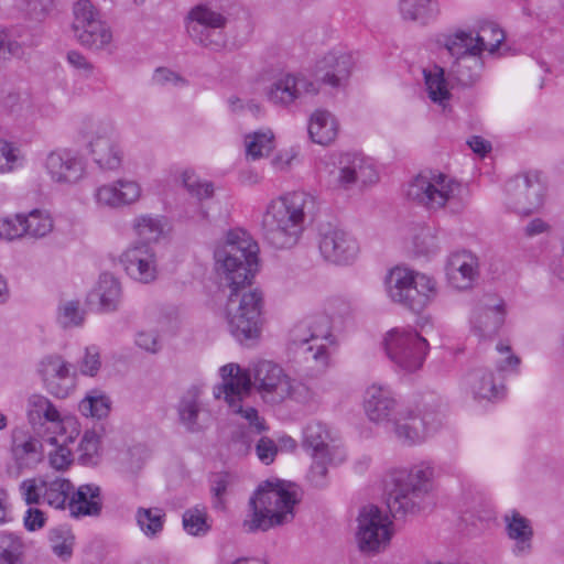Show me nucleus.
Here are the masks:
<instances>
[{"mask_svg":"<svg viewBox=\"0 0 564 564\" xmlns=\"http://www.w3.org/2000/svg\"><path fill=\"white\" fill-rule=\"evenodd\" d=\"M258 243L245 230H230L214 252L221 282L229 289L225 316L229 332L245 343L261 333L262 293L251 286L258 263Z\"/></svg>","mask_w":564,"mask_h":564,"instance_id":"f257e3e1","label":"nucleus"},{"mask_svg":"<svg viewBox=\"0 0 564 564\" xmlns=\"http://www.w3.org/2000/svg\"><path fill=\"white\" fill-rule=\"evenodd\" d=\"M315 209V197L304 191L290 192L271 200L262 217L263 238L276 249L292 248L299 242L305 221Z\"/></svg>","mask_w":564,"mask_h":564,"instance_id":"f03ea898","label":"nucleus"},{"mask_svg":"<svg viewBox=\"0 0 564 564\" xmlns=\"http://www.w3.org/2000/svg\"><path fill=\"white\" fill-rule=\"evenodd\" d=\"M299 502L294 484L281 479L264 480L249 499L242 528L248 533H256L290 523Z\"/></svg>","mask_w":564,"mask_h":564,"instance_id":"7ed1b4c3","label":"nucleus"},{"mask_svg":"<svg viewBox=\"0 0 564 564\" xmlns=\"http://www.w3.org/2000/svg\"><path fill=\"white\" fill-rule=\"evenodd\" d=\"M482 33L490 32L494 42L487 43L486 36L458 30L449 35H443L438 43L443 45L451 56L455 57L449 74L462 86L474 85L480 78L482 69L481 54L484 51L495 53L505 40L503 31L495 23L481 28Z\"/></svg>","mask_w":564,"mask_h":564,"instance_id":"20e7f679","label":"nucleus"},{"mask_svg":"<svg viewBox=\"0 0 564 564\" xmlns=\"http://www.w3.org/2000/svg\"><path fill=\"white\" fill-rule=\"evenodd\" d=\"M433 478L434 467L429 462L390 470L384 487L391 514L398 517L419 512L432 490Z\"/></svg>","mask_w":564,"mask_h":564,"instance_id":"39448f33","label":"nucleus"},{"mask_svg":"<svg viewBox=\"0 0 564 564\" xmlns=\"http://www.w3.org/2000/svg\"><path fill=\"white\" fill-rule=\"evenodd\" d=\"M465 186L438 171H423L408 185L406 196L430 212L459 214L466 207Z\"/></svg>","mask_w":564,"mask_h":564,"instance_id":"423d86ee","label":"nucleus"},{"mask_svg":"<svg viewBox=\"0 0 564 564\" xmlns=\"http://www.w3.org/2000/svg\"><path fill=\"white\" fill-rule=\"evenodd\" d=\"M386 289L391 301L415 313H421L437 295L433 278L399 267L387 275Z\"/></svg>","mask_w":564,"mask_h":564,"instance_id":"0eeeda50","label":"nucleus"},{"mask_svg":"<svg viewBox=\"0 0 564 564\" xmlns=\"http://www.w3.org/2000/svg\"><path fill=\"white\" fill-rule=\"evenodd\" d=\"M220 376L223 383L214 388V397L216 399L224 398L231 411L246 419L258 433L263 431L264 422L259 417L258 411L245 404L251 393L250 375L243 371L239 365L228 364L220 368Z\"/></svg>","mask_w":564,"mask_h":564,"instance_id":"6e6552de","label":"nucleus"},{"mask_svg":"<svg viewBox=\"0 0 564 564\" xmlns=\"http://www.w3.org/2000/svg\"><path fill=\"white\" fill-rule=\"evenodd\" d=\"M383 347L388 358L406 372L420 369L429 351L426 339L410 328H393L388 332Z\"/></svg>","mask_w":564,"mask_h":564,"instance_id":"1a4fd4ad","label":"nucleus"},{"mask_svg":"<svg viewBox=\"0 0 564 564\" xmlns=\"http://www.w3.org/2000/svg\"><path fill=\"white\" fill-rule=\"evenodd\" d=\"M83 132L88 140L93 160L101 170L117 171L121 167L123 151L110 122L89 120Z\"/></svg>","mask_w":564,"mask_h":564,"instance_id":"9d476101","label":"nucleus"},{"mask_svg":"<svg viewBox=\"0 0 564 564\" xmlns=\"http://www.w3.org/2000/svg\"><path fill=\"white\" fill-rule=\"evenodd\" d=\"M247 372V370H245ZM251 388L254 387L261 398L268 403H281L288 398L296 399L295 387L291 378L278 364L261 360L257 362L251 372Z\"/></svg>","mask_w":564,"mask_h":564,"instance_id":"9b49d317","label":"nucleus"},{"mask_svg":"<svg viewBox=\"0 0 564 564\" xmlns=\"http://www.w3.org/2000/svg\"><path fill=\"white\" fill-rule=\"evenodd\" d=\"M329 337L330 319L325 314L307 316L290 330V343L295 347H302L304 355H311L322 365L327 360V347L324 341Z\"/></svg>","mask_w":564,"mask_h":564,"instance_id":"f8f14e48","label":"nucleus"},{"mask_svg":"<svg viewBox=\"0 0 564 564\" xmlns=\"http://www.w3.org/2000/svg\"><path fill=\"white\" fill-rule=\"evenodd\" d=\"M357 521L356 539L361 552L376 553L389 544L393 534L392 521L379 507H362Z\"/></svg>","mask_w":564,"mask_h":564,"instance_id":"ddd939ff","label":"nucleus"},{"mask_svg":"<svg viewBox=\"0 0 564 564\" xmlns=\"http://www.w3.org/2000/svg\"><path fill=\"white\" fill-rule=\"evenodd\" d=\"M441 423L442 415L436 406L400 410L392 422L395 437L405 445L422 443Z\"/></svg>","mask_w":564,"mask_h":564,"instance_id":"4468645a","label":"nucleus"},{"mask_svg":"<svg viewBox=\"0 0 564 564\" xmlns=\"http://www.w3.org/2000/svg\"><path fill=\"white\" fill-rule=\"evenodd\" d=\"M74 490L70 480L63 477H37L25 479L20 492L26 505H47L57 510H66Z\"/></svg>","mask_w":564,"mask_h":564,"instance_id":"2eb2a0df","label":"nucleus"},{"mask_svg":"<svg viewBox=\"0 0 564 564\" xmlns=\"http://www.w3.org/2000/svg\"><path fill=\"white\" fill-rule=\"evenodd\" d=\"M73 30L79 43L91 50H102L112 40L109 26L99 19L90 0H79L75 3Z\"/></svg>","mask_w":564,"mask_h":564,"instance_id":"dca6fc26","label":"nucleus"},{"mask_svg":"<svg viewBox=\"0 0 564 564\" xmlns=\"http://www.w3.org/2000/svg\"><path fill=\"white\" fill-rule=\"evenodd\" d=\"M508 206L520 215H529L543 205L545 186L538 172L524 173L506 184Z\"/></svg>","mask_w":564,"mask_h":564,"instance_id":"f3484780","label":"nucleus"},{"mask_svg":"<svg viewBox=\"0 0 564 564\" xmlns=\"http://www.w3.org/2000/svg\"><path fill=\"white\" fill-rule=\"evenodd\" d=\"M318 249L325 261L337 265H347L356 260L359 253V243L345 229L327 225L319 230Z\"/></svg>","mask_w":564,"mask_h":564,"instance_id":"a211bd4d","label":"nucleus"},{"mask_svg":"<svg viewBox=\"0 0 564 564\" xmlns=\"http://www.w3.org/2000/svg\"><path fill=\"white\" fill-rule=\"evenodd\" d=\"M318 94L317 84L303 74H284L264 89L267 100L275 107L288 108L308 95Z\"/></svg>","mask_w":564,"mask_h":564,"instance_id":"6ab92c4d","label":"nucleus"},{"mask_svg":"<svg viewBox=\"0 0 564 564\" xmlns=\"http://www.w3.org/2000/svg\"><path fill=\"white\" fill-rule=\"evenodd\" d=\"M43 169L51 182L58 186H74L86 176L84 159L65 149L50 152Z\"/></svg>","mask_w":564,"mask_h":564,"instance_id":"aec40b11","label":"nucleus"},{"mask_svg":"<svg viewBox=\"0 0 564 564\" xmlns=\"http://www.w3.org/2000/svg\"><path fill=\"white\" fill-rule=\"evenodd\" d=\"M225 24L226 19L220 13L197 6L188 14L187 32L200 45L217 50L224 44V37L218 30Z\"/></svg>","mask_w":564,"mask_h":564,"instance_id":"412c9836","label":"nucleus"},{"mask_svg":"<svg viewBox=\"0 0 564 564\" xmlns=\"http://www.w3.org/2000/svg\"><path fill=\"white\" fill-rule=\"evenodd\" d=\"M354 65L351 52L341 46L334 47L316 62V82L332 88H343L348 83Z\"/></svg>","mask_w":564,"mask_h":564,"instance_id":"4be33fe9","label":"nucleus"},{"mask_svg":"<svg viewBox=\"0 0 564 564\" xmlns=\"http://www.w3.org/2000/svg\"><path fill=\"white\" fill-rule=\"evenodd\" d=\"M120 262L126 273L140 283H151L159 275L156 254L148 245L135 243L129 247L120 256Z\"/></svg>","mask_w":564,"mask_h":564,"instance_id":"5701e85b","label":"nucleus"},{"mask_svg":"<svg viewBox=\"0 0 564 564\" xmlns=\"http://www.w3.org/2000/svg\"><path fill=\"white\" fill-rule=\"evenodd\" d=\"M37 373L46 390L57 398H66L74 388L69 364L59 355L44 356L37 364Z\"/></svg>","mask_w":564,"mask_h":564,"instance_id":"b1692460","label":"nucleus"},{"mask_svg":"<svg viewBox=\"0 0 564 564\" xmlns=\"http://www.w3.org/2000/svg\"><path fill=\"white\" fill-rule=\"evenodd\" d=\"M506 310L501 299L487 296L474 310L473 332L480 338H492L505 323Z\"/></svg>","mask_w":564,"mask_h":564,"instance_id":"393cba45","label":"nucleus"},{"mask_svg":"<svg viewBox=\"0 0 564 564\" xmlns=\"http://www.w3.org/2000/svg\"><path fill=\"white\" fill-rule=\"evenodd\" d=\"M446 279L456 290H468L479 276L478 258L466 250L451 253L447 259Z\"/></svg>","mask_w":564,"mask_h":564,"instance_id":"a878e982","label":"nucleus"},{"mask_svg":"<svg viewBox=\"0 0 564 564\" xmlns=\"http://www.w3.org/2000/svg\"><path fill=\"white\" fill-rule=\"evenodd\" d=\"M365 411L369 420L376 423H392L400 412L394 393L388 387L379 384L367 389Z\"/></svg>","mask_w":564,"mask_h":564,"instance_id":"bb28decb","label":"nucleus"},{"mask_svg":"<svg viewBox=\"0 0 564 564\" xmlns=\"http://www.w3.org/2000/svg\"><path fill=\"white\" fill-rule=\"evenodd\" d=\"M141 186L132 180L120 178L109 184L100 185L94 193L99 206L120 208L139 200Z\"/></svg>","mask_w":564,"mask_h":564,"instance_id":"cd10ccee","label":"nucleus"},{"mask_svg":"<svg viewBox=\"0 0 564 564\" xmlns=\"http://www.w3.org/2000/svg\"><path fill=\"white\" fill-rule=\"evenodd\" d=\"M334 178L339 186L348 188L357 182L364 185L373 183L378 180V174L364 158L346 153L339 159Z\"/></svg>","mask_w":564,"mask_h":564,"instance_id":"c85d7f7f","label":"nucleus"},{"mask_svg":"<svg viewBox=\"0 0 564 564\" xmlns=\"http://www.w3.org/2000/svg\"><path fill=\"white\" fill-rule=\"evenodd\" d=\"M506 533L513 541L512 554L517 557H525L533 550V528L531 521L517 510H511L503 517Z\"/></svg>","mask_w":564,"mask_h":564,"instance_id":"c756f323","label":"nucleus"},{"mask_svg":"<svg viewBox=\"0 0 564 564\" xmlns=\"http://www.w3.org/2000/svg\"><path fill=\"white\" fill-rule=\"evenodd\" d=\"M11 454L20 468H31L42 460V444L23 427L11 431Z\"/></svg>","mask_w":564,"mask_h":564,"instance_id":"7c9ffc66","label":"nucleus"},{"mask_svg":"<svg viewBox=\"0 0 564 564\" xmlns=\"http://www.w3.org/2000/svg\"><path fill=\"white\" fill-rule=\"evenodd\" d=\"M102 509L101 489L95 484L80 485L70 494L67 505L70 517L79 519L83 517L99 516Z\"/></svg>","mask_w":564,"mask_h":564,"instance_id":"2f4dec72","label":"nucleus"},{"mask_svg":"<svg viewBox=\"0 0 564 564\" xmlns=\"http://www.w3.org/2000/svg\"><path fill=\"white\" fill-rule=\"evenodd\" d=\"M26 414L32 425H48L47 430L53 433L65 431V420L62 417L56 406L42 394L34 393L28 399Z\"/></svg>","mask_w":564,"mask_h":564,"instance_id":"473e14b6","label":"nucleus"},{"mask_svg":"<svg viewBox=\"0 0 564 564\" xmlns=\"http://www.w3.org/2000/svg\"><path fill=\"white\" fill-rule=\"evenodd\" d=\"M303 444L311 449V455L319 457L321 453L338 455V460L345 459L344 451L336 444L327 426L319 421L310 422L303 431Z\"/></svg>","mask_w":564,"mask_h":564,"instance_id":"72a5a7b5","label":"nucleus"},{"mask_svg":"<svg viewBox=\"0 0 564 564\" xmlns=\"http://www.w3.org/2000/svg\"><path fill=\"white\" fill-rule=\"evenodd\" d=\"M465 383L476 400H498L505 393V386L497 383L492 371L487 368L471 370L466 376Z\"/></svg>","mask_w":564,"mask_h":564,"instance_id":"f704fd0d","label":"nucleus"},{"mask_svg":"<svg viewBox=\"0 0 564 564\" xmlns=\"http://www.w3.org/2000/svg\"><path fill=\"white\" fill-rule=\"evenodd\" d=\"M398 10L403 20L422 25L434 21L440 14L437 0H398Z\"/></svg>","mask_w":564,"mask_h":564,"instance_id":"c9c22d12","label":"nucleus"},{"mask_svg":"<svg viewBox=\"0 0 564 564\" xmlns=\"http://www.w3.org/2000/svg\"><path fill=\"white\" fill-rule=\"evenodd\" d=\"M200 411V390L198 387L193 386L183 393L177 404L180 422L188 432L196 433L202 431L203 426L198 423Z\"/></svg>","mask_w":564,"mask_h":564,"instance_id":"e433bc0d","label":"nucleus"},{"mask_svg":"<svg viewBox=\"0 0 564 564\" xmlns=\"http://www.w3.org/2000/svg\"><path fill=\"white\" fill-rule=\"evenodd\" d=\"M338 133V122L327 110H315L308 122V134L313 142L322 145L332 143Z\"/></svg>","mask_w":564,"mask_h":564,"instance_id":"4c0bfd02","label":"nucleus"},{"mask_svg":"<svg viewBox=\"0 0 564 564\" xmlns=\"http://www.w3.org/2000/svg\"><path fill=\"white\" fill-rule=\"evenodd\" d=\"M121 294L119 280L110 273H102L96 290L100 311L106 313L117 311L121 301Z\"/></svg>","mask_w":564,"mask_h":564,"instance_id":"58836bf2","label":"nucleus"},{"mask_svg":"<svg viewBox=\"0 0 564 564\" xmlns=\"http://www.w3.org/2000/svg\"><path fill=\"white\" fill-rule=\"evenodd\" d=\"M165 511L161 508L139 507L135 511V521L141 532L150 539L156 538L164 529Z\"/></svg>","mask_w":564,"mask_h":564,"instance_id":"ea45409f","label":"nucleus"},{"mask_svg":"<svg viewBox=\"0 0 564 564\" xmlns=\"http://www.w3.org/2000/svg\"><path fill=\"white\" fill-rule=\"evenodd\" d=\"M246 153L252 160L267 156L274 149V134L268 130H260L246 135L245 138Z\"/></svg>","mask_w":564,"mask_h":564,"instance_id":"a19ab883","label":"nucleus"},{"mask_svg":"<svg viewBox=\"0 0 564 564\" xmlns=\"http://www.w3.org/2000/svg\"><path fill=\"white\" fill-rule=\"evenodd\" d=\"M424 79L429 97L432 101L444 105L451 98L442 67L434 66L430 70L425 69Z\"/></svg>","mask_w":564,"mask_h":564,"instance_id":"79ce46f5","label":"nucleus"},{"mask_svg":"<svg viewBox=\"0 0 564 564\" xmlns=\"http://www.w3.org/2000/svg\"><path fill=\"white\" fill-rule=\"evenodd\" d=\"M48 541L53 553L59 558L66 561L73 554L75 536L72 530L65 525H59L50 530Z\"/></svg>","mask_w":564,"mask_h":564,"instance_id":"37998d69","label":"nucleus"},{"mask_svg":"<svg viewBox=\"0 0 564 564\" xmlns=\"http://www.w3.org/2000/svg\"><path fill=\"white\" fill-rule=\"evenodd\" d=\"M163 223L159 217L142 215L133 220V229L137 236L142 240L141 243L148 245L156 242L163 235Z\"/></svg>","mask_w":564,"mask_h":564,"instance_id":"c03bdc74","label":"nucleus"},{"mask_svg":"<svg viewBox=\"0 0 564 564\" xmlns=\"http://www.w3.org/2000/svg\"><path fill=\"white\" fill-rule=\"evenodd\" d=\"M78 409L87 417L102 419L109 413L110 401L105 394L91 391L79 402Z\"/></svg>","mask_w":564,"mask_h":564,"instance_id":"a18cd8bd","label":"nucleus"},{"mask_svg":"<svg viewBox=\"0 0 564 564\" xmlns=\"http://www.w3.org/2000/svg\"><path fill=\"white\" fill-rule=\"evenodd\" d=\"M23 226L25 228L24 236L41 238L52 231L53 221L48 215L35 209L23 216Z\"/></svg>","mask_w":564,"mask_h":564,"instance_id":"49530a36","label":"nucleus"},{"mask_svg":"<svg viewBox=\"0 0 564 564\" xmlns=\"http://www.w3.org/2000/svg\"><path fill=\"white\" fill-rule=\"evenodd\" d=\"M313 464L308 471V479L315 487H324L326 485V476L328 473V465L338 464V455L328 453H321L319 457L312 455Z\"/></svg>","mask_w":564,"mask_h":564,"instance_id":"de8ad7c7","label":"nucleus"},{"mask_svg":"<svg viewBox=\"0 0 564 564\" xmlns=\"http://www.w3.org/2000/svg\"><path fill=\"white\" fill-rule=\"evenodd\" d=\"M68 440H70V436L65 435V431L56 433L47 440L52 445L57 447L54 453H50V464L57 470L68 467L72 463L70 451L65 446Z\"/></svg>","mask_w":564,"mask_h":564,"instance_id":"09e8293b","label":"nucleus"},{"mask_svg":"<svg viewBox=\"0 0 564 564\" xmlns=\"http://www.w3.org/2000/svg\"><path fill=\"white\" fill-rule=\"evenodd\" d=\"M85 318V312L80 308L79 301H66L58 306L57 322L64 327L80 326Z\"/></svg>","mask_w":564,"mask_h":564,"instance_id":"8fccbe9b","label":"nucleus"},{"mask_svg":"<svg viewBox=\"0 0 564 564\" xmlns=\"http://www.w3.org/2000/svg\"><path fill=\"white\" fill-rule=\"evenodd\" d=\"M181 178L186 191L199 200L209 198L214 193L213 184L207 181H202L193 171L185 170Z\"/></svg>","mask_w":564,"mask_h":564,"instance_id":"3c124183","label":"nucleus"},{"mask_svg":"<svg viewBox=\"0 0 564 564\" xmlns=\"http://www.w3.org/2000/svg\"><path fill=\"white\" fill-rule=\"evenodd\" d=\"M79 460L83 465H96L99 457V436L94 431H87L78 445Z\"/></svg>","mask_w":564,"mask_h":564,"instance_id":"603ef678","label":"nucleus"},{"mask_svg":"<svg viewBox=\"0 0 564 564\" xmlns=\"http://www.w3.org/2000/svg\"><path fill=\"white\" fill-rule=\"evenodd\" d=\"M183 528L191 535L206 534L209 525L204 510L197 507L186 510L183 514Z\"/></svg>","mask_w":564,"mask_h":564,"instance_id":"864d4df0","label":"nucleus"},{"mask_svg":"<svg viewBox=\"0 0 564 564\" xmlns=\"http://www.w3.org/2000/svg\"><path fill=\"white\" fill-rule=\"evenodd\" d=\"M414 251L417 254L427 256L438 250L435 231L431 227H423L413 238Z\"/></svg>","mask_w":564,"mask_h":564,"instance_id":"5fc2aeb1","label":"nucleus"},{"mask_svg":"<svg viewBox=\"0 0 564 564\" xmlns=\"http://www.w3.org/2000/svg\"><path fill=\"white\" fill-rule=\"evenodd\" d=\"M20 159V150L12 142L0 138V173L13 171Z\"/></svg>","mask_w":564,"mask_h":564,"instance_id":"6e6d98bb","label":"nucleus"},{"mask_svg":"<svg viewBox=\"0 0 564 564\" xmlns=\"http://www.w3.org/2000/svg\"><path fill=\"white\" fill-rule=\"evenodd\" d=\"M230 485V475L227 473L215 474L210 480V490L213 494V505L216 509H224V497Z\"/></svg>","mask_w":564,"mask_h":564,"instance_id":"4d7b16f0","label":"nucleus"},{"mask_svg":"<svg viewBox=\"0 0 564 564\" xmlns=\"http://www.w3.org/2000/svg\"><path fill=\"white\" fill-rule=\"evenodd\" d=\"M23 215L0 219V238L13 240L24 236Z\"/></svg>","mask_w":564,"mask_h":564,"instance_id":"13d9d810","label":"nucleus"},{"mask_svg":"<svg viewBox=\"0 0 564 564\" xmlns=\"http://www.w3.org/2000/svg\"><path fill=\"white\" fill-rule=\"evenodd\" d=\"M135 345L149 354H158L162 348L160 336L155 329L139 330L135 334Z\"/></svg>","mask_w":564,"mask_h":564,"instance_id":"bf43d9fd","label":"nucleus"},{"mask_svg":"<svg viewBox=\"0 0 564 564\" xmlns=\"http://www.w3.org/2000/svg\"><path fill=\"white\" fill-rule=\"evenodd\" d=\"M497 350L501 355H506V357L497 362V369L500 372H507V371H518V368L521 364V359L511 352V347L509 345L499 343L497 345Z\"/></svg>","mask_w":564,"mask_h":564,"instance_id":"052dcab7","label":"nucleus"},{"mask_svg":"<svg viewBox=\"0 0 564 564\" xmlns=\"http://www.w3.org/2000/svg\"><path fill=\"white\" fill-rule=\"evenodd\" d=\"M99 350L95 346L85 349V356L80 362L79 369L83 375L95 376L100 368Z\"/></svg>","mask_w":564,"mask_h":564,"instance_id":"680f3d73","label":"nucleus"},{"mask_svg":"<svg viewBox=\"0 0 564 564\" xmlns=\"http://www.w3.org/2000/svg\"><path fill=\"white\" fill-rule=\"evenodd\" d=\"M23 55V47L17 41L8 39L3 31H0V59L9 57H21Z\"/></svg>","mask_w":564,"mask_h":564,"instance_id":"e2e57ef3","label":"nucleus"},{"mask_svg":"<svg viewBox=\"0 0 564 564\" xmlns=\"http://www.w3.org/2000/svg\"><path fill=\"white\" fill-rule=\"evenodd\" d=\"M46 523L45 513L37 508H29L24 516V527L29 531L42 529Z\"/></svg>","mask_w":564,"mask_h":564,"instance_id":"0e129e2a","label":"nucleus"},{"mask_svg":"<svg viewBox=\"0 0 564 564\" xmlns=\"http://www.w3.org/2000/svg\"><path fill=\"white\" fill-rule=\"evenodd\" d=\"M256 452L259 459L268 465L272 463L275 457L276 446L273 441L262 437L256 446Z\"/></svg>","mask_w":564,"mask_h":564,"instance_id":"69168bd1","label":"nucleus"},{"mask_svg":"<svg viewBox=\"0 0 564 564\" xmlns=\"http://www.w3.org/2000/svg\"><path fill=\"white\" fill-rule=\"evenodd\" d=\"M67 61L73 67H75L79 70H83L86 76H89L93 74L94 65L79 52H77V51L68 52Z\"/></svg>","mask_w":564,"mask_h":564,"instance_id":"338daca9","label":"nucleus"},{"mask_svg":"<svg viewBox=\"0 0 564 564\" xmlns=\"http://www.w3.org/2000/svg\"><path fill=\"white\" fill-rule=\"evenodd\" d=\"M550 225L541 218L530 220L523 228L524 235L529 238L539 236L549 231Z\"/></svg>","mask_w":564,"mask_h":564,"instance_id":"774afa93","label":"nucleus"}]
</instances>
